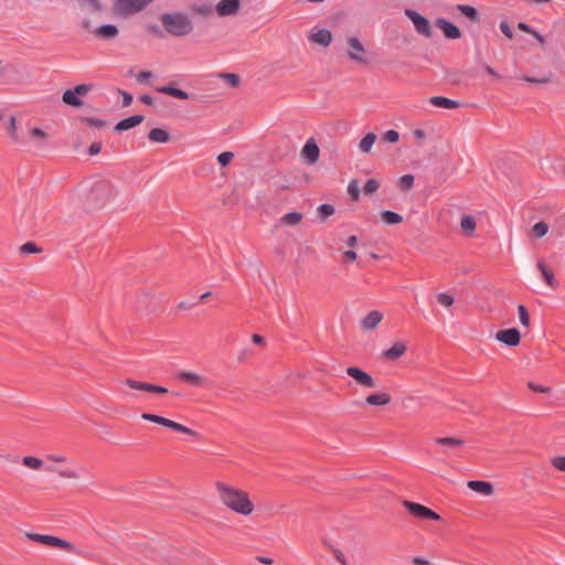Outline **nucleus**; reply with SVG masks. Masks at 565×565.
<instances>
[{"label": "nucleus", "instance_id": "obj_1", "mask_svg": "<svg viewBox=\"0 0 565 565\" xmlns=\"http://www.w3.org/2000/svg\"><path fill=\"white\" fill-rule=\"evenodd\" d=\"M216 490L221 502L235 513L246 516L254 511V504L246 491L224 482H217Z\"/></svg>", "mask_w": 565, "mask_h": 565}, {"label": "nucleus", "instance_id": "obj_2", "mask_svg": "<svg viewBox=\"0 0 565 565\" xmlns=\"http://www.w3.org/2000/svg\"><path fill=\"white\" fill-rule=\"evenodd\" d=\"M160 21L164 31L175 38L188 36L194 30V23L191 18L181 11L162 13Z\"/></svg>", "mask_w": 565, "mask_h": 565}, {"label": "nucleus", "instance_id": "obj_3", "mask_svg": "<svg viewBox=\"0 0 565 565\" xmlns=\"http://www.w3.org/2000/svg\"><path fill=\"white\" fill-rule=\"evenodd\" d=\"M117 195V190L113 183L103 180L96 182L89 191L88 198L94 201L97 205L103 206L105 203L110 201Z\"/></svg>", "mask_w": 565, "mask_h": 565}, {"label": "nucleus", "instance_id": "obj_4", "mask_svg": "<svg viewBox=\"0 0 565 565\" xmlns=\"http://www.w3.org/2000/svg\"><path fill=\"white\" fill-rule=\"evenodd\" d=\"M345 52L350 61L360 65L369 64L366 57L367 51L358 36H348L345 39Z\"/></svg>", "mask_w": 565, "mask_h": 565}, {"label": "nucleus", "instance_id": "obj_5", "mask_svg": "<svg viewBox=\"0 0 565 565\" xmlns=\"http://www.w3.org/2000/svg\"><path fill=\"white\" fill-rule=\"evenodd\" d=\"M26 537L43 545L65 550L68 553L77 552V548L73 543L57 536L39 533H26Z\"/></svg>", "mask_w": 565, "mask_h": 565}, {"label": "nucleus", "instance_id": "obj_6", "mask_svg": "<svg viewBox=\"0 0 565 565\" xmlns=\"http://www.w3.org/2000/svg\"><path fill=\"white\" fill-rule=\"evenodd\" d=\"M141 418L145 420L154 423V424L162 425V426L173 429L175 431H180V433L188 434V435L195 436V437L199 436V434L195 430H193L182 424H179L174 420H171L169 418H166V417H162V416H159L156 414L143 413L141 415Z\"/></svg>", "mask_w": 565, "mask_h": 565}, {"label": "nucleus", "instance_id": "obj_7", "mask_svg": "<svg viewBox=\"0 0 565 565\" xmlns=\"http://www.w3.org/2000/svg\"><path fill=\"white\" fill-rule=\"evenodd\" d=\"M348 376L352 379L355 385L363 390H372L376 387V381L366 371L358 366H349L345 369Z\"/></svg>", "mask_w": 565, "mask_h": 565}, {"label": "nucleus", "instance_id": "obj_8", "mask_svg": "<svg viewBox=\"0 0 565 565\" xmlns=\"http://www.w3.org/2000/svg\"><path fill=\"white\" fill-rule=\"evenodd\" d=\"M92 84H79L76 85L73 89H66L62 95V100L66 105L73 107H81L83 105L82 96H85L92 89Z\"/></svg>", "mask_w": 565, "mask_h": 565}, {"label": "nucleus", "instance_id": "obj_9", "mask_svg": "<svg viewBox=\"0 0 565 565\" xmlns=\"http://www.w3.org/2000/svg\"><path fill=\"white\" fill-rule=\"evenodd\" d=\"M403 505L406 508V510L414 515L415 518H418L420 520H434V521H440L441 516L433 511L431 509L416 503L412 501H404Z\"/></svg>", "mask_w": 565, "mask_h": 565}, {"label": "nucleus", "instance_id": "obj_10", "mask_svg": "<svg viewBox=\"0 0 565 565\" xmlns=\"http://www.w3.org/2000/svg\"><path fill=\"white\" fill-rule=\"evenodd\" d=\"M405 15L413 22L414 28L418 34L426 38L431 36V28L427 18L412 9H406Z\"/></svg>", "mask_w": 565, "mask_h": 565}, {"label": "nucleus", "instance_id": "obj_11", "mask_svg": "<svg viewBox=\"0 0 565 565\" xmlns=\"http://www.w3.org/2000/svg\"><path fill=\"white\" fill-rule=\"evenodd\" d=\"M175 377L183 382V383H186L191 386H194V387H204L207 385L209 381L206 377L202 376V375H199L194 372H190V371H179L177 374H175Z\"/></svg>", "mask_w": 565, "mask_h": 565}, {"label": "nucleus", "instance_id": "obj_12", "mask_svg": "<svg viewBox=\"0 0 565 565\" xmlns=\"http://www.w3.org/2000/svg\"><path fill=\"white\" fill-rule=\"evenodd\" d=\"M495 339L499 342L507 344L508 347H515L520 343L521 334L516 328H510L499 331L495 334Z\"/></svg>", "mask_w": 565, "mask_h": 565}, {"label": "nucleus", "instance_id": "obj_13", "mask_svg": "<svg viewBox=\"0 0 565 565\" xmlns=\"http://www.w3.org/2000/svg\"><path fill=\"white\" fill-rule=\"evenodd\" d=\"M435 443L441 448V451L446 455L451 454L454 450L461 448L465 445V440L455 437H439L435 439Z\"/></svg>", "mask_w": 565, "mask_h": 565}, {"label": "nucleus", "instance_id": "obj_14", "mask_svg": "<svg viewBox=\"0 0 565 565\" xmlns=\"http://www.w3.org/2000/svg\"><path fill=\"white\" fill-rule=\"evenodd\" d=\"M436 25L443 31L444 35L449 40H456L461 36L459 28L444 18L436 19Z\"/></svg>", "mask_w": 565, "mask_h": 565}, {"label": "nucleus", "instance_id": "obj_15", "mask_svg": "<svg viewBox=\"0 0 565 565\" xmlns=\"http://www.w3.org/2000/svg\"><path fill=\"white\" fill-rule=\"evenodd\" d=\"M319 154H320V149H319L317 142L312 138L307 140V142L305 143V146L301 150L302 158L309 164H313L318 161Z\"/></svg>", "mask_w": 565, "mask_h": 565}, {"label": "nucleus", "instance_id": "obj_16", "mask_svg": "<svg viewBox=\"0 0 565 565\" xmlns=\"http://www.w3.org/2000/svg\"><path fill=\"white\" fill-rule=\"evenodd\" d=\"M239 0H222L216 7L215 11L220 17H227L235 14L239 10Z\"/></svg>", "mask_w": 565, "mask_h": 565}, {"label": "nucleus", "instance_id": "obj_17", "mask_svg": "<svg viewBox=\"0 0 565 565\" xmlns=\"http://www.w3.org/2000/svg\"><path fill=\"white\" fill-rule=\"evenodd\" d=\"M383 319V315L379 310L370 311L361 321L363 330H374Z\"/></svg>", "mask_w": 565, "mask_h": 565}, {"label": "nucleus", "instance_id": "obj_18", "mask_svg": "<svg viewBox=\"0 0 565 565\" xmlns=\"http://www.w3.org/2000/svg\"><path fill=\"white\" fill-rule=\"evenodd\" d=\"M145 117L142 115H134L130 117H127L115 126V130L118 132H122L126 130H129L138 125H140L143 121Z\"/></svg>", "mask_w": 565, "mask_h": 565}, {"label": "nucleus", "instance_id": "obj_19", "mask_svg": "<svg viewBox=\"0 0 565 565\" xmlns=\"http://www.w3.org/2000/svg\"><path fill=\"white\" fill-rule=\"evenodd\" d=\"M309 40L324 47L329 46L332 42V33L328 29H320L310 34Z\"/></svg>", "mask_w": 565, "mask_h": 565}, {"label": "nucleus", "instance_id": "obj_20", "mask_svg": "<svg viewBox=\"0 0 565 565\" xmlns=\"http://www.w3.org/2000/svg\"><path fill=\"white\" fill-rule=\"evenodd\" d=\"M467 486L470 490L483 495H491L493 493V486L488 481L470 480L468 481Z\"/></svg>", "mask_w": 565, "mask_h": 565}, {"label": "nucleus", "instance_id": "obj_21", "mask_svg": "<svg viewBox=\"0 0 565 565\" xmlns=\"http://www.w3.org/2000/svg\"><path fill=\"white\" fill-rule=\"evenodd\" d=\"M118 28L114 24H104L95 30L96 36L102 40L115 39L118 35Z\"/></svg>", "mask_w": 565, "mask_h": 565}, {"label": "nucleus", "instance_id": "obj_22", "mask_svg": "<svg viewBox=\"0 0 565 565\" xmlns=\"http://www.w3.org/2000/svg\"><path fill=\"white\" fill-rule=\"evenodd\" d=\"M156 90L160 94L169 95L179 99H189L190 95L180 88L174 87L173 85H164L159 86Z\"/></svg>", "mask_w": 565, "mask_h": 565}, {"label": "nucleus", "instance_id": "obj_23", "mask_svg": "<svg viewBox=\"0 0 565 565\" xmlns=\"http://www.w3.org/2000/svg\"><path fill=\"white\" fill-rule=\"evenodd\" d=\"M391 401H392L391 395L385 392L371 394V395H367L365 398L366 404L374 405V406H385V405L390 404Z\"/></svg>", "mask_w": 565, "mask_h": 565}, {"label": "nucleus", "instance_id": "obj_24", "mask_svg": "<svg viewBox=\"0 0 565 565\" xmlns=\"http://www.w3.org/2000/svg\"><path fill=\"white\" fill-rule=\"evenodd\" d=\"M537 268L540 269L545 282L553 289L558 287V282L555 279L554 273L543 263H537Z\"/></svg>", "mask_w": 565, "mask_h": 565}, {"label": "nucleus", "instance_id": "obj_25", "mask_svg": "<svg viewBox=\"0 0 565 565\" xmlns=\"http://www.w3.org/2000/svg\"><path fill=\"white\" fill-rule=\"evenodd\" d=\"M429 103L435 107L454 109L459 107V103L457 100L444 97V96H434L430 98Z\"/></svg>", "mask_w": 565, "mask_h": 565}, {"label": "nucleus", "instance_id": "obj_26", "mask_svg": "<svg viewBox=\"0 0 565 565\" xmlns=\"http://www.w3.org/2000/svg\"><path fill=\"white\" fill-rule=\"evenodd\" d=\"M45 470L49 472L57 473L62 478H67V479H78L79 478V473L75 469H72V468H56L54 466H47V467H45Z\"/></svg>", "mask_w": 565, "mask_h": 565}, {"label": "nucleus", "instance_id": "obj_27", "mask_svg": "<svg viewBox=\"0 0 565 565\" xmlns=\"http://www.w3.org/2000/svg\"><path fill=\"white\" fill-rule=\"evenodd\" d=\"M406 352V345L403 342H396L392 348L384 352L387 360H397Z\"/></svg>", "mask_w": 565, "mask_h": 565}, {"label": "nucleus", "instance_id": "obj_28", "mask_svg": "<svg viewBox=\"0 0 565 565\" xmlns=\"http://www.w3.org/2000/svg\"><path fill=\"white\" fill-rule=\"evenodd\" d=\"M148 138L152 142H168L170 140V135L162 128H153L150 130Z\"/></svg>", "mask_w": 565, "mask_h": 565}, {"label": "nucleus", "instance_id": "obj_29", "mask_svg": "<svg viewBox=\"0 0 565 565\" xmlns=\"http://www.w3.org/2000/svg\"><path fill=\"white\" fill-rule=\"evenodd\" d=\"M460 226L466 235L472 236L477 226L475 217L471 215H463L460 221Z\"/></svg>", "mask_w": 565, "mask_h": 565}, {"label": "nucleus", "instance_id": "obj_30", "mask_svg": "<svg viewBox=\"0 0 565 565\" xmlns=\"http://www.w3.org/2000/svg\"><path fill=\"white\" fill-rule=\"evenodd\" d=\"M376 140V136L375 134L373 132H369L366 134L360 141L359 143V149L361 150V152L363 153H367L370 152V150L372 149L374 142Z\"/></svg>", "mask_w": 565, "mask_h": 565}, {"label": "nucleus", "instance_id": "obj_31", "mask_svg": "<svg viewBox=\"0 0 565 565\" xmlns=\"http://www.w3.org/2000/svg\"><path fill=\"white\" fill-rule=\"evenodd\" d=\"M382 221L387 225L399 224L403 221V217L393 211L386 210L381 214Z\"/></svg>", "mask_w": 565, "mask_h": 565}, {"label": "nucleus", "instance_id": "obj_32", "mask_svg": "<svg viewBox=\"0 0 565 565\" xmlns=\"http://www.w3.org/2000/svg\"><path fill=\"white\" fill-rule=\"evenodd\" d=\"M415 178L413 174H404L398 180V188L403 192L409 191L414 186Z\"/></svg>", "mask_w": 565, "mask_h": 565}, {"label": "nucleus", "instance_id": "obj_33", "mask_svg": "<svg viewBox=\"0 0 565 565\" xmlns=\"http://www.w3.org/2000/svg\"><path fill=\"white\" fill-rule=\"evenodd\" d=\"M302 220V214L299 213V212H289L287 214H285L281 218H280V222L284 223V224H287V225H297L301 222Z\"/></svg>", "mask_w": 565, "mask_h": 565}, {"label": "nucleus", "instance_id": "obj_34", "mask_svg": "<svg viewBox=\"0 0 565 565\" xmlns=\"http://www.w3.org/2000/svg\"><path fill=\"white\" fill-rule=\"evenodd\" d=\"M82 8L92 13L102 10V6L98 0H78Z\"/></svg>", "mask_w": 565, "mask_h": 565}, {"label": "nucleus", "instance_id": "obj_35", "mask_svg": "<svg viewBox=\"0 0 565 565\" xmlns=\"http://www.w3.org/2000/svg\"><path fill=\"white\" fill-rule=\"evenodd\" d=\"M22 462L30 469H40L43 467V460L32 456L23 457Z\"/></svg>", "mask_w": 565, "mask_h": 565}, {"label": "nucleus", "instance_id": "obj_36", "mask_svg": "<svg viewBox=\"0 0 565 565\" xmlns=\"http://www.w3.org/2000/svg\"><path fill=\"white\" fill-rule=\"evenodd\" d=\"M125 384L129 386L132 390L148 392L149 391V384L147 382H140L132 379L125 380Z\"/></svg>", "mask_w": 565, "mask_h": 565}, {"label": "nucleus", "instance_id": "obj_37", "mask_svg": "<svg viewBox=\"0 0 565 565\" xmlns=\"http://www.w3.org/2000/svg\"><path fill=\"white\" fill-rule=\"evenodd\" d=\"M533 235L537 238L545 236L548 232V224L541 221L532 227Z\"/></svg>", "mask_w": 565, "mask_h": 565}, {"label": "nucleus", "instance_id": "obj_38", "mask_svg": "<svg viewBox=\"0 0 565 565\" xmlns=\"http://www.w3.org/2000/svg\"><path fill=\"white\" fill-rule=\"evenodd\" d=\"M437 301L439 305L449 308L454 305L455 298L448 292H439L437 295Z\"/></svg>", "mask_w": 565, "mask_h": 565}, {"label": "nucleus", "instance_id": "obj_39", "mask_svg": "<svg viewBox=\"0 0 565 565\" xmlns=\"http://www.w3.org/2000/svg\"><path fill=\"white\" fill-rule=\"evenodd\" d=\"M458 10L463 14L466 15L467 18L471 19V20H475L477 19L478 17V12L477 10L471 7V6H468V4H459L458 6Z\"/></svg>", "mask_w": 565, "mask_h": 565}, {"label": "nucleus", "instance_id": "obj_40", "mask_svg": "<svg viewBox=\"0 0 565 565\" xmlns=\"http://www.w3.org/2000/svg\"><path fill=\"white\" fill-rule=\"evenodd\" d=\"M518 313L521 324L527 328L530 326V317L526 307L524 305H519Z\"/></svg>", "mask_w": 565, "mask_h": 565}, {"label": "nucleus", "instance_id": "obj_41", "mask_svg": "<svg viewBox=\"0 0 565 565\" xmlns=\"http://www.w3.org/2000/svg\"><path fill=\"white\" fill-rule=\"evenodd\" d=\"M379 188H380V183L377 180L369 179L363 186V192H364V194L370 195V194H373L374 192H376Z\"/></svg>", "mask_w": 565, "mask_h": 565}, {"label": "nucleus", "instance_id": "obj_42", "mask_svg": "<svg viewBox=\"0 0 565 565\" xmlns=\"http://www.w3.org/2000/svg\"><path fill=\"white\" fill-rule=\"evenodd\" d=\"M348 193L353 201L360 198V186L356 180H352L348 185Z\"/></svg>", "mask_w": 565, "mask_h": 565}, {"label": "nucleus", "instance_id": "obj_43", "mask_svg": "<svg viewBox=\"0 0 565 565\" xmlns=\"http://www.w3.org/2000/svg\"><path fill=\"white\" fill-rule=\"evenodd\" d=\"M220 77L223 78L231 87H236L239 84V76L233 73H222Z\"/></svg>", "mask_w": 565, "mask_h": 565}, {"label": "nucleus", "instance_id": "obj_44", "mask_svg": "<svg viewBox=\"0 0 565 565\" xmlns=\"http://www.w3.org/2000/svg\"><path fill=\"white\" fill-rule=\"evenodd\" d=\"M334 207L331 204L323 203L318 207L319 216L324 220L334 213Z\"/></svg>", "mask_w": 565, "mask_h": 565}, {"label": "nucleus", "instance_id": "obj_45", "mask_svg": "<svg viewBox=\"0 0 565 565\" xmlns=\"http://www.w3.org/2000/svg\"><path fill=\"white\" fill-rule=\"evenodd\" d=\"M21 254H36L41 252V248L33 242H26L20 247Z\"/></svg>", "mask_w": 565, "mask_h": 565}, {"label": "nucleus", "instance_id": "obj_46", "mask_svg": "<svg viewBox=\"0 0 565 565\" xmlns=\"http://www.w3.org/2000/svg\"><path fill=\"white\" fill-rule=\"evenodd\" d=\"M234 158V153L231 152V151H225V152H222L217 156V162L222 166V167H225L227 166L232 159Z\"/></svg>", "mask_w": 565, "mask_h": 565}, {"label": "nucleus", "instance_id": "obj_47", "mask_svg": "<svg viewBox=\"0 0 565 565\" xmlns=\"http://www.w3.org/2000/svg\"><path fill=\"white\" fill-rule=\"evenodd\" d=\"M551 463L558 471H565V457H554L551 459Z\"/></svg>", "mask_w": 565, "mask_h": 565}, {"label": "nucleus", "instance_id": "obj_48", "mask_svg": "<svg viewBox=\"0 0 565 565\" xmlns=\"http://www.w3.org/2000/svg\"><path fill=\"white\" fill-rule=\"evenodd\" d=\"M384 139L387 141V142H391V143H395L398 141L399 139V134L396 131V130H387L385 134H384Z\"/></svg>", "mask_w": 565, "mask_h": 565}, {"label": "nucleus", "instance_id": "obj_49", "mask_svg": "<svg viewBox=\"0 0 565 565\" xmlns=\"http://www.w3.org/2000/svg\"><path fill=\"white\" fill-rule=\"evenodd\" d=\"M88 126L102 128L105 126V120L98 118L86 117L83 119Z\"/></svg>", "mask_w": 565, "mask_h": 565}, {"label": "nucleus", "instance_id": "obj_50", "mask_svg": "<svg viewBox=\"0 0 565 565\" xmlns=\"http://www.w3.org/2000/svg\"><path fill=\"white\" fill-rule=\"evenodd\" d=\"M194 11L201 15H209L213 12V8L210 4H201L196 6Z\"/></svg>", "mask_w": 565, "mask_h": 565}, {"label": "nucleus", "instance_id": "obj_51", "mask_svg": "<svg viewBox=\"0 0 565 565\" xmlns=\"http://www.w3.org/2000/svg\"><path fill=\"white\" fill-rule=\"evenodd\" d=\"M500 30H501V32H502V33H503L508 39H510V40H511V39H513V31H512V29H511V26L509 25V23H508V22L502 21V22L500 23Z\"/></svg>", "mask_w": 565, "mask_h": 565}, {"label": "nucleus", "instance_id": "obj_52", "mask_svg": "<svg viewBox=\"0 0 565 565\" xmlns=\"http://www.w3.org/2000/svg\"><path fill=\"white\" fill-rule=\"evenodd\" d=\"M9 131L11 134V137L14 141L18 140V135H17V120H15V117H11L10 118V121H9Z\"/></svg>", "mask_w": 565, "mask_h": 565}, {"label": "nucleus", "instance_id": "obj_53", "mask_svg": "<svg viewBox=\"0 0 565 565\" xmlns=\"http://www.w3.org/2000/svg\"><path fill=\"white\" fill-rule=\"evenodd\" d=\"M168 388L164 387V386H160V385H156V384H149V391L148 393H160V394H166L168 393Z\"/></svg>", "mask_w": 565, "mask_h": 565}, {"label": "nucleus", "instance_id": "obj_54", "mask_svg": "<svg viewBox=\"0 0 565 565\" xmlns=\"http://www.w3.org/2000/svg\"><path fill=\"white\" fill-rule=\"evenodd\" d=\"M102 151V142H93L88 147V154L89 156H96Z\"/></svg>", "mask_w": 565, "mask_h": 565}, {"label": "nucleus", "instance_id": "obj_55", "mask_svg": "<svg viewBox=\"0 0 565 565\" xmlns=\"http://www.w3.org/2000/svg\"><path fill=\"white\" fill-rule=\"evenodd\" d=\"M151 77H152V73L151 72L142 71V72H140L137 75L136 79H137L138 83H146Z\"/></svg>", "mask_w": 565, "mask_h": 565}, {"label": "nucleus", "instance_id": "obj_56", "mask_svg": "<svg viewBox=\"0 0 565 565\" xmlns=\"http://www.w3.org/2000/svg\"><path fill=\"white\" fill-rule=\"evenodd\" d=\"M30 135L31 137H34V138H42V139H46L47 138V134L42 130L41 128H33L31 131H30Z\"/></svg>", "mask_w": 565, "mask_h": 565}, {"label": "nucleus", "instance_id": "obj_57", "mask_svg": "<svg viewBox=\"0 0 565 565\" xmlns=\"http://www.w3.org/2000/svg\"><path fill=\"white\" fill-rule=\"evenodd\" d=\"M529 387L534 391V392H539V393H545V392H548L550 388L546 387V386H543V385H540V384H536V383H533V382H530L529 383Z\"/></svg>", "mask_w": 565, "mask_h": 565}, {"label": "nucleus", "instance_id": "obj_58", "mask_svg": "<svg viewBox=\"0 0 565 565\" xmlns=\"http://www.w3.org/2000/svg\"><path fill=\"white\" fill-rule=\"evenodd\" d=\"M120 94L122 96V105L125 107L129 106L132 103V95L128 92L120 90Z\"/></svg>", "mask_w": 565, "mask_h": 565}, {"label": "nucleus", "instance_id": "obj_59", "mask_svg": "<svg viewBox=\"0 0 565 565\" xmlns=\"http://www.w3.org/2000/svg\"><path fill=\"white\" fill-rule=\"evenodd\" d=\"M413 564L414 565H433L431 562H429L428 559H425L423 557H419V556L413 558Z\"/></svg>", "mask_w": 565, "mask_h": 565}, {"label": "nucleus", "instance_id": "obj_60", "mask_svg": "<svg viewBox=\"0 0 565 565\" xmlns=\"http://www.w3.org/2000/svg\"><path fill=\"white\" fill-rule=\"evenodd\" d=\"M518 29L523 31V32H526L529 34H531L533 32L534 29H532L527 23L525 22H519L518 23Z\"/></svg>", "mask_w": 565, "mask_h": 565}, {"label": "nucleus", "instance_id": "obj_61", "mask_svg": "<svg viewBox=\"0 0 565 565\" xmlns=\"http://www.w3.org/2000/svg\"><path fill=\"white\" fill-rule=\"evenodd\" d=\"M140 102L145 105L151 106L154 99L150 95H142L140 96Z\"/></svg>", "mask_w": 565, "mask_h": 565}, {"label": "nucleus", "instance_id": "obj_62", "mask_svg": "<svg viewBox=\"0 0 565 565\" xmlns=\"http://www.w3.org/2000/svg\"><path fill=\"white\" fill-rule=\"evenodd\" d=\"M47 459L52 460V461H55V462H64V461H66V458L64 456H61V455H49Z\"/></svg>", "mask_w": 565, "mask_h": 565}, {"label": "nucleus", "instance_id": "obj_63", "mask_svg": "<svg viewBox=\"0 0 565 565\" xmlns=\"http://www.w3.org/2000/svg\"><path fill=\"white\" fill-rule=\"evenodd\" d=\"M257 561L265 565H271L274 563L273 558L266 556H258Z\"/></svg>", "mask_w": 565, "mask_h": 565}, {"label": "nucleus", "instance_id": "obj_64", "mask_svg": "<svg viewBox=\"0 0 565 565\" xmlns=\"http://www.w3.org/2000/svg\"><path fill=\"white\" fill-rule=\"evenodd\" d=\"M531 35L537 40L539 43L543 44L545 42V39L544 36L539 33L537 31L533 30V32L531 33Z\"/></svg>", "mask_w": 565, "mask_h": 565}]
</instances>
